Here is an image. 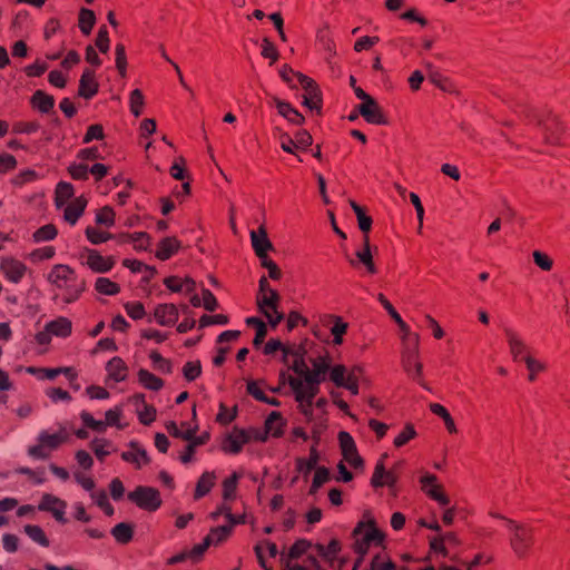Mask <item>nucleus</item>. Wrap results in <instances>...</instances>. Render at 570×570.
I'll return each instance as SVG.
<instances>
[{
    "label": "nucleus",
    "instance_id": "1",
    "mask_svg": "<svg viewBox=\"0 0 570 570\" xmlns=\"http://www.w3.org/2000/svg\"><path fill=\"white\" fill-rule=\"evenodd\" d=\"M313 368L307 372L305 379L287 377L288 384L298 402L301 413L309 421L313 413V400L320 391V384L325 380L331 370L328 355L318 356L311 361Z\"/></svg>",
    "mask_w": 570,
    "mask_h": 570
},
{
    "label": "nucleus",
    "instance_id": "2",
    "mask_svg": "<svg viewBox=\"0 0 570 570\" xmlns=\"http://www.w3.org/2000/svg\"><path fill=\"white\" fill-rule=\"evenodd\" d=\"M47 281L61 292L62 301L70 304L79 299L86 291V281L79 278L73 268L66 264H56L47 275Z\"/></svg>",
    "mask_w": 570,
    "mask_h": 570
},
{
    "label": "nucleus",
    "instance_id": "3",
    "mask_svg": "<svg viewBox=\"0 0 570 570\" xmlns=\"http://www.w3.org/2000/svg\"><path fill=\"white\" fill-rule=\"evenodd\" d=\"M68 439L69 433L65 426L57 431L42 430L37 436V443L28 448V454L35 459H48L51 452L59 449Z\"/></svg>",
    "mask_w": 570,
    "mask_h": 570
},
{
    "label": "nucleus",
    "instance_id": "4",
    "mask_svg": "<svg viewBox=\"0 0 570 570\" xmlns=\"http://www.w3.org/2000/svg\"><path fill=\"white\" fill-rule=\"evenodd\" d=\"M510 531V547L518 558H525L533 544V529L514 520L505 519Z\"/></svg>",
    "mask_w": 570,
    "mask_h": 570
},
{
    "label": "nucleus",
    "instance_id": "5",
    "mask_svg": "<svg viewBox=\"0 0 570 570\" xmlns=\"http://www.w3.org/2000/svg\"><path fill=\"white\" fill-rule=\"evenodd\" d=\"M309 542L306 540L296 541L289 550L281 554V564L283 570H321L318 563L313 558L304 559V564L299 563V560L304 557Z\"/></svg>",
    "mask_w": 570,
    "mask_h": 570
},
{
    "label": "nucleus",
    "instance_id": "6",
    "mask_svg": "<svg viewBox=\"0 0 570 570\" xmlns=\"http://www.w3.org/2000/svg\"><path fill=\"white\" fill-rule=\"evenodd\" d=\"M354 550L360 554L358 558L368 551L371 546L380 547L383 541V533L375 527L373 522L360 523L353 531Z\"/></svg>",
    "mask_w": 570,
    "mask_h": 570
},
{
    "label": "nucleus",
    "instance_id": "7",
    "mask_svg": "<svg viewBox=\"0 0 570 570\" xmlns=\"http://www.w3.org/2000/svg\"><path fill=\"white\" fill-rule=\"evenodd\" d=\"M72 323L69 318L59 316L48 322L43 330L39 331L35 335V341L42 346L50 344L53 336L60 338H67L71 335Z\"/></svg>",
    "mask_w": 570,
    "mask_h": 570
},
{
    "label": "nucleus",
    "instance_id": "8",
    "mask_svg": "<svg viewBox=\"0 0 570 570\" xmlns=\"http://www.w3.org/2000/svg\"><path fill=\"white\" fill-rule=\"evenodd\" d=\"M80 262L94 273L99 274L109 272L116 264L112 256H102L98 250L92 248H85L81 252Z\"/></svg>",
    "mask_w": 570,
    "mask_h": 570
},
{
    "label": "nucleus",
    "instance_id": "9",
    "mask_svg": "<svg viewBox=\"0 0 570 570\" xmlns=\"http://www.w3.org/2000/svg\"><path fill=\"white\" fill-rule=\"evenodd\" d=\"M420 484L421 490L441 507L445 508L450 504V498L445 493L443 485L439 483L436 475L424 473L420 479Z\"/></svg>",
    "mask_w": 570,
    "mask_h": 570
},
{
    "label": "nucleus",
    "instance_id": "10",
    "mask_svg": "<svg viewBox=\"0 0 570 570\" xmlns=\"http://www.w3.org/2000/svg\"><path fill=\"white\" fill-rule=\"evenodd\" d=\"M128 498L139 508L148 511H155L161 504L159 492L149 487H138L135 491L128 494Z\"/></svg>",
    "mask_w": 570,
    "mask_h": 570
},
{
    "label": "nucleus",
    "instance_id": "11",
    "mask_svg": "<svg viewBox=\"0 0 570 570\" xmlns=\"http://www.w3.org/2000/svg\"><path fill=\"white\" fill-rule=\"evenodd\" d=\"M504 336L509 346V352L514 362H523L533 354L531 347L524 338L512 328H504Z\"/></svg>",
    "mask_w": 570,
    "mask_h": 570
},
{
    "label": "nucleus",
    "instance_id": "12",
    "mask_svg": "<svg viewBox=\"0 0 570 570\" xmlns=\"http://www.w3.org/2000/svg\"><path fill=\"white\" fill-rule=\"evenodd\" d=\"M338 441L344 461L353 469H363V459L360 456L351 434L344 431L340 432Z\"/></svg>",
    "mask_w": 570,
    "mask_h": 570
},
{
    "label": "nucleus",
    "instance_id": "13",
    "mask_svg": "<svg viewBox=\"0 0 570 570\" xmlns=\"http://www.w3.org/2000/svg\"><path fill=\"white\" fill-rule=\"evenodd\" d=\"M401 362L404 371L413 380H420L423 365L419 360V347L401 348Z\"/></svg>",
    "mask_w": 570,
    "mask_h": 570
},
{
    "label": "nucleus",
    "instance_id": "14",
    "mask_svg": "<svg viewBox=\"0 0 570 570\" xmlns=\"http://www.w3.org/2000/svg\"><path fill=\"white\" fill-rule=\"evenodd\" d=\"M27 266L13 257H3L0 262V272L11 283L18 284L24 277Z\"/></svg>",
    "mask_w": 570,
    "mask_h": 570
},
{
    "label": "nucleus",
    "instance_id": "15",
    "mask_svg": "<svg viewBox=\"0 0 570 570\" xmlns=\"http://www.w3.org/2000/svg\"><path fill=\"white\" fill-rule=\"evenodd\" d=\"M250 440L252 434L249 432L235 428L224 440L222 449L226 453L237 454Z\"/></svg>",
    "mask_w": 570,
    "mask_h": 570
},
{
    "label": "nucleus",
    "instance_id": "16",
    "mask_svg": "<svg viewBox=\"0 0 570 570\" xmlns=\"http://www.w3.org/2000/svg\"><path fill=\"white\" fill-rule=\"evenodd\" d=\"M38 509L40 511L50 512L52 517L59 522H66L65 513L67 503L56 495L49 493L43 494Z\"/></svg>",
    "mask_w": 570,
    "mask_h": 570
},
{
    "label": "nucleus",
    "instance_id": "17",
    "mask_svg": "<svg viewBox=\"0 0 570 570\" xmlns=\"http://www.w3.org/2000/svg\"><path fill=\"white\" fill-rule=\"evenodd\" d=\"M153 317L160 326H171L178 321L179 312L174 304H158L154 309Z\"/></svg>",
    "mask_w": 570,
    "mask_h": 570
},
{
    "label": "nucleus",
    "instance_id": "18",
    "mask_svg": "<svg viewBox=\"0 0 570 570\" xmlns=\"http://www.w3.org/2000/svg\"><path fill=\"white\" fill-rule=\"evenodd\" d=\"M358 112L370 124L382 125L385 124V118L377 102L371 98L362 102L358 107Z\"/></svg>",
    "mask_w": 570,
    "mask_h": 570
},
{
    "label": "nucleus",
    "instance_id": "19",
    "mask_svg": "<svg viewBox=\"0 0 570 570\" xmlns=\"http://www.w3.org/2000/svg\"><path fill=\"white\" fill-rule=\"evenodd\" d=\"M121 459L134 464L137 469L149 463L146 450L136 442H130L129 450L121 453Z\"/></svg>",
    "mask_w": 570,
    "mask_h": 570
},
{
    "label": "nucleus",
    "instance_id": "20",
    "mask_svg": "<svg viewBox=\"0 0 570 570\" xmlns=\"http://www.w3.org/2000/svg\"><path fill=\"white\" fill-rule=\"evenodd\" d=\"M250 242L257 256H263V254H267L268 250L273 249V244L268 239L267 232L264 226H259L257 230L250 232Z\"/></svg>",
    "mask_w": 570,
    "mask_h": 570
},
{
    "label": "nucleus",
    "instance_id": "21",
    "mask_svg": "<svg viewBox=\"0 0 570 570\" xmlns=\"http://www.w3.org/2000/svg\"><path fill=\"white\" fill-rule=\"evenodd\" d=\"M396 483V475L392 471H386L383 459L376 463L374 473L371 479V484L374 488L379 487H393Z\"/></svg>",
    "mask_w": 570,
    "mask_h": 570
},
{
    "label": "nucleus",
    "instance_id": "22",
    "mask_svg": "<svg viewBox=\"0 0 570 570\" xmlns=\"http://www.w3.org/2000/svg\"><path fill=\"white\" fill-rule=\"evenodd\" d=\"M254 550L261 567L264 570H274L267 564L266 554H268L271 558H275L278 554L276 544L269 540H263L255 546Z\"/></svg>",
    "mask_w": 570,
    "mask_h": 570
},
{
    "label": "nucleus",
    "instance_id": "23",
    "mask_svg": "<svg viewBox=\"0 0 570 570\" xmlns=\"http://www.w3.org/2000/svg\"><path fill=\"white\" fill-rule=\"evenodd\" d=\"M98 91V82L95 78V73L91 70H85L80 81L78 95L85 99L92 98Z\"/></svg>",
    "mask_w": 570,
    "mask_h": 570
},
{
    "label": "nucleus",
    "instance_id": "24",
    "mask_svg": "<svg viewBox=\"0 0 570 570\" xmlns=\"http://www.w3.org/2000/svg\"><path fill=\"white\" fill-rule=\"evenodd\" d=\"M27 372L36 375L39 380H53L59 374H65L70 379L76 376L71 367L45 368L30 366Z\"/></svg>",
    "mask_w": 570,
    "mask_h": 570
},
{
    "label": "nucleus",
    "instance_id": "25",
    "mask_svg": "<svg viewBox=\"0 0 570 570\" xmlns=\"http://www.w3.org/2000/svg\"><path fill=\"white\" fill-rule=\"evenodd\" d=\"M87 206V199L85 197H78L66 204L63 217L66 222L75 225L79 217L83 214Z\"/></svg>",
    "mask_w": 570,
    "mask_h": 570
},
{
    "label": "nucleus",
    "instance_id": "26",
    "mask_svg": "<svg viewBox=\"0 0 570 570\" xmlns=\"http://www.w3.org/2000/svg\"><path fill=\"white\" fill-rule=\"evenodd\" d=\"M165 286L171 292H186L193 293L196 288V283L193 278H180L178 276H169L164 279Z\"/></svg>",
    "mask_w": 570,
    "mask_h": 570
},
{
    "label": "nucleus",
    "instance_id": "27",
    "mask_svg": "<svg viewBox=\"0 0 570 570\" xmlns=\"http://www.w3.org/2000/svg\"><path fill=\"white\" fill-rule=\"evenodd\" d=\"M527 372H528V381L535 382L540 374L547 372L548 364L546 361L540 360L534 356V354L530 355L523 361Z\"/></svg>",
    "mask_w": 570,
    "mask_h": 570
},
{
    "label": "nucleus",
    "instance_id": "28",
    "mask_svg": "<svg viewBox=\"0 0 570 570\" xmlns=\"http://www.w3.org/2000/svg\"><path fill=\"white\" fill-rule=\"evenodd\" d=\"M180 245V242L176 237H165L158 244L156 257L160 261H167L178 252Z\"/></svg>",
    "mask_w": 570,
    "mask_h": 570
},
{
    "label": "nucleus",
    "instance_id": "29",
    "mask_svg": "<svg viewBox=\"0 0 570 570\" xmlns=\"http://www.w3.org/2000/svg\"><path fill=\"white\" fill-rule=\"evenodd\" d=\"M347 261L350 265L355 268L358 266V264H363L370 274H375L377 272L371 248L362 247L361 249L356 250L355 258H347Z\"/></svg>",
    "mask_w": 570,
    "mask_h": 570
},
{
    "label": "nucleus",
    "instance_id": "30",
    "mask_svg": "<svg viewBox=\"0 0 570 570\" xmlns=\"http://www.w3.org/2000/svg\"><path fill=\"white\" fill-rule=\"evenodd\" d=\"M108 376L115 382H121L127 377L128 367L120 357H112L106 365Z\"/></svg>",
    "mask_w": 570,
    "mask_h": 570
},
{
    "label": "nucleus",
    "instance_id": "31",
    "mask_svg": "<svg viewBox=\"0 0 570 570\" xmlns=\"http://www.w3.org/2000/svg\"><path fill=\"white\" fill-rule=\"evenodd\" d=\"M274 100L278 114L285 117L288 121H291L294 125H302L304 122L305 119L303 115H301L288 102L282 101L277 98H275Z\"/></svg>",
    "mask_w": 570,
    "mask_h": 570
},
{
    "label": "nucleus",
    "instance_id": "32",
    "mask_svg": "<svg viewBox=\"0 0 570 570\" xmlns=\"http://www.w3.org/2000/svg\"><path fill=\"white\" fill-rule=\"evenodd\" d=\"M216 482V474L214 472H204L196 484L194 499L198 500L210 492Z\"/></svg>",
    "mask_w": 570,
    "mask_h": 570
},
{
    "label": "nucleus",
    "instance_id": "33",
    "mask_svg": "<svg viewBox=\"0 0 570 570\" xmlns=\"http://www.w3.org/2000/svg\"><path fill=\"white\" fill-rule=\"evenodd\" d=\"M285 421L279 412H272L265 421V431L267 435L278 438L283 434Z\"/></svg>",
    "mask_w": 570,
    "mask_h": 570
},
{
    "label": "nucleus",
    "instance_id": "34",
    "mask_svg": "<svg viewBox=\"0 0 570 570\" xmlns=\"http://www.w3.org/2000/svg\"><path fill=\"white\" fill-rule=\"evenodd\" d=\"M90 449L99 461H104L111 452L116 451L112 442L107 439H94Z\"/></svg>",
    "mask_w": 570,
    "mask_h": 570
},
{
    "label": "nucleus",
    "instance_id": "35",
    "mask_svg": "<svg viewBox=\"0 0 570 570\" xmlns=\"http://www.w3.org/2000/svg\"><path fill=\"white\" fill-rule=\"evenodd\" d=\"M401 332V344L402 348H412L420 346V335L411 331L409 325L404 322L399 325Z\"/></svg>",
    "mask_w": 570,
    "mask_h": 570
},
{
    "label": "nucleus",
    "instance_id": "36",
    "mask_svg": "<svg viewBox=\"0 0 570 570\" xmlns=\"http://www.w3.org/2000/svg\"><path fill=\"white\" fill-rule=\"evenodd\" d=\"M31 104L41 112H48L53 108L55 99L52 96L47 95L41 90H37L31 98Z\"/></svg>",
    "mask_w": 570,
    "mask_h": 570
},
{
    "label": "nucleus",
    "instance_id": "37",
    "mask_svg": "<svg viewBox=\"0 0 570 570\" xmlns=\"http://www.w3.org/2000/svg\"><path fill=\"white\" fill-rule=\"evenodd\" d=\"M138 381L140 384H142L146 389L158 391L163 387L164 382L161 379L157 377L153 373H150L147 370H140L138 372Z\"/></svg>",
    "mask_w": 570,
    "mask_h": 570
},
{
    "label": "nucleus",
    "instance_id": "38",
    "mask_svg": "<svg viewBox=\"0 0 570 570\" xmlns=\"http://www.w3.org/2000/svg\"><path fill=\"white\" fill-rule=\"evenodd\" d=\"M95 289L104 295L114 296L120 292V286L106 277H98L95 283Z\"/></svg>",
    "mask_w": 570,
    "mask_h": 570
},
{
    "label": "nucleus",
    "instance_id": "39",
    "mask_svg": "<svg viewBox=\"0 0 570 570\" xmlns=\"http://www.w3.org/2000/svg\"><path fill=\"white\" fill-rule=\"evenodd\" d=\"M134 529L129 523H118L111 530L112 537L119 543H128L132 539Z\"/></svg>",
    "mask_w": 570,
    "mask_h": 570
},
{
    "label": "nucleus",
    "instance_id": "40",
    "mask_svg": "<svg viewBox=\"0 0 570 570\" xmlns=\"http://www.w3.org/2000/svg\"><path fill=\"white\" fill-rule=\"evenodd\" d=\"M258 311L267 318L272 327H276L284 318V313L279 311V305L262 306Z\"/></svg>",
    "mask_w": 570,
    "mask_h": 570
},
{
    "label": "nucleus",
    "instance_id": "41",
    "mask_svg": "<svg viewBox=\"0 0 570 570\" xmlns=\"http://www.w3.org/2000/svg\"><path fill=\"white\" fill-rule=\"evenodd\" d=\"M73 196V187L69 183H59L56 188V205L57 207L65 206Z\"/></svg>",
    "mask_w": 570,
    "mask_h": 570
},
{
    "label": "nucleus",
    "instance_id": "42",
    "mask_svg": "<svg viewBox=\"0 0 570 570\" xmlns=\"http://www.w3.org/2000/svg\"><path fill=\"white\" fill-rule=\"evenodd\" d=\"M350 205L357 217V224H358L360 229L363 233H368L372 227V218L370 216H367L364 213L363 208L354 200H351Z\"/></svg>",
    "mask_w": 570,
    "mask_h": 570
},
{
    "label": "nucleus",
    "instance_id": "43",
    "mask_svg": "<svg viewBox=\"0 0 570 570\" xmlns=\"http://www.w3.org/2000/svg\"><path fill=\"white\" fill-rule=\"evenodd\" d=\"M57 234H58V230H57L56 226L52 224H47V225L38 228L33 233L32 238H33V242H36V243H43V242H49V240L55 239Z\"/></svg>",
    "mask_w": 570,
    "mask_h": 570
},
{
    "label": "nucleus",
    "instance_id": "44",
    "mask_svg": "<svg viewBox=\"0 0 570 570\" xmlns=\"http://www.w3.org/2000/svg\"><path fill=\"white\" fill-rule=\"evenodd\" d=\"M24 533L36 543L48 547L49 540L45 533V531L39 527L35 524H27L24 525Z\"/></svg>",
    "mask_w": 570,
    "mask_h": 570
},
{
    "label": "nucleus",
    "instance_id": "45",
    "mask_svg": "<svg viewBox=\"0 0 570 570\" xmlns=\"http://www.w3.org/2000/svg\"><path fill=\"white\" fill-rule=\"evenodd\" d=\"M363 370L360 366H353L350 368V375L347 382L342 387L348 390L353 395L358 394V382L362 377Z\"/></svg>",
    "mask_w": 570,
    "mask_h": 570
},
{
    "label": "nucleus",
    "instance_id": "46",
    "mask_svg": "<svg viewBox=\"0 0 570 570\" xmlns=\"http://www.w3.org/2000/svg\"><path fill=\"white\" fill-rule=\"evenodd\" d=\"M350 368L342 364L334 365L330 370V380L338 387H342L347 382Z\"/></svg>",
    "mask_w": 570,
    "mask_h": 570
},
{
    "label": "nucleus",
    "instance_id": "47",
    "mask_svg": "<svg viewBox=\"0 0 570 570\" xmlns=\"http://www.w3.org/2000/svg\"><path fill=\"white\" fill-rule=\"evenodd\" d=\"M334 324L331 327V333L334 336L333 343L341 345L343 343V336L346 334L348 324L343 322L340 316H332Z\"/></svg>",
    "mask_w": 570,
    "mask_h": 570
},
{
    "label": "nucleus",
    "instance_id": "48",
    "mask_svg": "<svg viewBox=\"0 0 570 570\" xmlns=\"http://www.w3.org/2000/svg\"><path fill=\"white\" fill-rule=\"evenodd\" d=\"M96 22V17L92 10L82 8L79 12V28L82 33L89 35L94 24Z\"/></svg>",
    "mask_w": 570,
    "mask_h": 570
},
{
    "label": "nucleus",
    "instance_id": "49",
    "mask_svg": "<svg viewBox=\"0 0 570 570\" xmlns=\"http://www.w3.org/2000/svg\"><path fill=\"white\" fill-rule=\"evenodd\" d=\"M303 98V102L307 108H309L311 110L320 111L322 99L321 91L317 86L306 90Z\"/></svg>",
    "mask_w": 570,
    "mask_h": 570
},
{
    "label": "nucleus",
    "instance_id": "50",
    "mask_svg": "<svg viewBox=\"0 0 570 570\" xmlns=\"http://www.w3.org/2000/svg\"><path fill=\"white\" fill-rule=\"evenodd\" d=\"M240 475L234 472L229 478L223 481V498L224 500H233L236 494L237 483Z\"/></svg>",
    "mask_w": 570,
    "mask_h": 570
},
{
    "label": "nucleus",
    "instance_id": "51",
    "mask_svg": "<svg viewBox=\"0 0 570 570\" xmlns=\"http://www.w3.org/2000/svg\"><path fill=\"white\" fill-rule=\"evenodd\" d=\"M92 501L107 514H114V508L108 501V497L105 490L92 491L90 493Z\"/></svg>",
    "mask_w": 570,
    "mask_h": 570
},
{
    "label": "nucleus",
    "instance_id": "52",
    "mask_svg": "<svg viewBox=\"0 0 570 570\" xmlns=\"http://www.w3.org/2000/svg\"><path fill=\"white\" fill-rule=\"evenodd\" d=\"M145 105V97L140 89H135L130 92L129 107L135 117H139L142 112Z\"/></svg>",
    "mask_w": 570,
    "mask_h": 570
},
{
    "label": "nucleus",
    "instance_id": "53",
    "mask_svg": "<svg viewBox=\"0 0 570 570\" xmlns=\"http://www.w3.org/2000/svg\"><path fill=\"white\" fill-rule=\"evenodd\" d=\"M247 392L258 401L268 403L274 406L279 405V401L277 399L268 397L255 382H249L247 384Z\"/></svg>",
    "mask_w": 570,
    "mask_h": 570
},
{
    "label": "nucleus",
    "instance_id": "54",
    "mask_svg": "<svg viewBox=\"0 0 570 570\" xmlns=\"http://www.w3.org/2000/svg\"><path fill=\"white\" fill-rule=\"evenodd\" d=\"M232 525H222L210 530V532L205 538H210L209 546L218 544L227 539L230 534Z\"/></svg>",
    "mask_w": 570,
    "mask_h": 570
},
{
    "label": "nucleus",
    "instance_id": "55",
    "mask_svg": "<svg viewBox=\"0 0 570 570\" xmlns=\"http://www.w3.org/2000/svg\"><path fill=\"white\" fill-rule=\"evenodd\" d=\"M557 124L558 117L551 112H548L546 116H540L537 119V125L547 135V140H549L548 134L553 131L554 125Z\"/></svg>",
    "mask_w": 570,
    "mask_h": 570
},
{
    "label": "nucleus",
    "instance_id": "56",
    "mask_svg": "<svg viewBox=\"0 0 570 570\" xmlns=\"http://www.w3.org/2000/svg\"><path fill=\"white\" fill-rule=\"evenodd\" d=\"M96 223L111 227L115 224V212L111 207L105 206L96 214Z\"/></svg>",
    "mask_w": 570,
    "mask_h": 570
},
{
    "label": "nucleus",
    "instance_id": "57",
    "mask_svg": "<svg viewBox=\"0 0 570 570\" xmlns=\"http://www.w3.org/2000/svg\"><path fill=\"white\" fill-rule=\"evenodd\" d=\"M85 233H86L88 240L94 245L105 243L112 237L111 234L101 232L91 226L87 227Z\"/></svg>",
    "mask_w": 570,
    "mask_h": 570
},
{
    "label": "nucleus",
    "instance_id": "58",
    "mask_svg": "<svg viewBox=\"0 0 570 570\" xmlns=\"http://www.w3.org/2000/svg\"><path fill=\"white\" fill-rule=\"evenodd\" d=\"M56 255V249L52 246H45L41 248H37L32 250L29 255V258L33 263H38L41 261L51 259Z\"/></svg>",
    "mask_w": 570,
    "mask_h": 570
},
{
    "label": "nucleus",
    "instance_id": "59",
    "mask_svg": "<svg viewBox=\"0 0 570 570\" xmlns=\"http://www.w3.org/2000/svg\"><path fill=\"white\" fill-rule=\"evenodd\" d=\"M317 461H318V454H317L316 450L314 448H312L309 458L307 460H304V459L298 460L297 468L302 473L307 474L312 470L315 469Z\"/></svg>",
    "mask_w": 570,
    "mask_h": 570
},
{
    "label": "nucleus",
    "instance_id": "60",
    "mask_svg": "<svg viewBox=\"0 0 570 570\" xmlns=\"http://www.w3.org/2000/svg\"><path fill=\"white\" fill-rule=\"evenodd\" d=\"M416 436V431L412 424H406L402 432L394 439V445L401 448Z\"/></svg>",
    "mask_w": 570,
    "mask_h": 570
},
{
    "label": "nucleus",
    "instance_id": "61",
    "mask_svg": "<svg viewBox=\"0 0 570 570\" xmlns=\"http://www.w3.org/2000/svg\"><path fill=\"white\" fill-rule=\"evenodd\" d=\"M80 419L86 426H88L89 429L97 431V432H105L106 428L108 426L106 421L102 422V421L95 420L94 416L89 412H86V411L81 412Z\"/></svg>",
    "mask_w": 570,
    "mask_h": 570
},
{
    "label": "nucleus",
    "instance_id": "62",
    "mask_svg": "<svg viewBox=\"0 0 570 570\" xmlns=\"http://www.w3.org/2000/svg\"><path fill=\"white\" fill-rule=\"evenodd\" d=\"M330 480V471L326 468H317L311 487V493H315L324 483Z\"/></svg>",
    "mask_w": 570,
    "mask_h": 570
},
{
    "label": "nucleus",
    "instance_id": "63",
    "mask_svg": "<svg viewBox=\"0 0 570 570\" xmlns=\"http://www.w3.org/2000/svg\"><path fill=\"white\" fill-rule=\"evenodd\" d=\"M209 540L210 538H205L202 543L194 546L190 550H186L189 560L194 562L199 561L203 558L205 551L210 547Z\"/></svg>",
    "mask_w": 570,
    "mask_h": 570
},
{
    "label": "nucleus",
    "instance_id": "64",
    "mask_svg": "<svg viewBox=\"0 0 570 570\" xmlns=\"http://www.w3.org/2000/svg\"><path fill=\"white\" fill-rule=\"evenodd\" d=\"M186 160L183 157H179L176 159V161L173 164V166L169 169V173L173 178L177 180H184L185 178H188V174L185 169Z\"/></svg>",
    "mask_w": 570,
    "mask_h": 570
}]
</instances>
